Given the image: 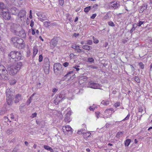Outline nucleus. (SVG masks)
Masks as SVG:
<instances>
[{
    "mask_svg": "<svg viewBox=\"0 0 152 152\" xmlns=\"http://www.w3.org/2000/svg\"><path fill=\"white\" fill-rule=\"evenodd\" d=\"M23 65L21 62H18L8 66L7 69L9 74L11 75H15L20 70Z\"/></svg>",
    "mask_w": 152,
    "mask_h": 152,
    "instance_id": "nucleus-1",
    "label": "nucleus"
},
{
    "mask_svg": "<svg viewBox=\"0 0 152 152\" xmlns=\"http://www.w3.org/2000/svg\"><path fill=\"white\" fill-rule=\"evenodd\" d=\"M11 41L14 44L15 47L19 49L23 48L25 46L23 40L18 37H14L11 39Z\"/></svg>",
    "mask_w": 152,
    "mask_h": 152,
    "instance_id": "nucleus-2",
    "label": "nucleus"
},
{
    "mask_svg": "<svg viewBox=\"0 0 152 152\" xmlns=\"http://www.w3.org/2000/svg\"><path fill=\"white\" fill-rule=\"evenodd\" d=\"M10 59H12L15 61L23 60V56H22L20 52L16 51L11 52L8 55Z\"/></svg>",
    "mask_w": 152,
    "mask_h": 152,
    "instance_id": "nucleus-3",
    "label": "nucleus"
},
{
    "mask_svg": "<svg viewBox=\"0 0 152 152\" xmlns=\"http://www.w3.org/2000/svg\"><path fill=\"white\" fill-rule=\"evenodd\" d=\"M54 72L56 75H61L63 73L64 68L62 65L58 63H55L53 66Z\"/></svg>",
    "mask_w": 152,
    "mask_h": 152,
    "instance_id": "nucleus-4",
    "label": "nucleus"
},
{
    "mask_svg": "<svg viewBox=\"0 0 152 152\" xmlns=\"http://www.w3.org/2000/svg\"><path fill=\"white\" fill-rule=\"evenodd\" d=\"M0 76L2 79H8V71L5 67L2 65H0Z\"/></svg>",
    "mask_w": 152,
    "mask_h": 152,
    "instance_id": "nucleus-5",
    "label": "nucleus"
},
{
    "mask_svg": "<svg viewBox=\"0 0 152 152\" xmlns=\"http://www.w3.org/2000/svg\"><path fill=\"white\" fill-rule=\"evenodd\" d=\"M6 92V99L7 104L9 105L12 104L13 98V93L12 92L10 89H7Z\"/></svg>",
    "mask_w": 152,
    "mask_h": 152,
    "instance_id": "nucleus-6",
    "label": "nucleus"
},
{
    "mask_svg": "<svg viewBox=\"0 0 152 152\" xmlns=\"http://www.w3.org/2000/svg\"><path fill=\"white\" fill-rule=\"evenodd\" d=\"M43 68L46 74H48L50 68V62L48 58H45L44 60Z\"/></svg>",
    "mask_w": 152,
    "mask_h": 152,
    "instance_id": "nucleus-7",
    "label": "nucleus"
},
{
    "mask_svg": "<svg viewBox=\"0 0 152 152\" xmlns=\"http://www.w3.org/2000/svg\"><path fill=\"white\" fill-rule=\"evenodd\" d=\"M9 12V10L8 9H4L2 10L1 15L4 19L8 20L10 18V15Z\"/></svg>",
    "mask_w": 152,
    "mask_h": 152,
    "instance_id": "nucleus-8",
    "label": "nucleus"
},
{
    "mask_svg": "<svg viewBox=\"0 0 152 152\" xmlns=\"http://www.w3.org/2000/svg\"><path fill=\"white\" fill-rule=\"evenodd\" d=\"M114 112L113 108L108 109L105 110L103 116L104 118H110L112 113Z\"/></svg>",
    "mask_w": 152,
    "mask_h": 152,
    "instance_id": "nucleus-9",
    "label": "nucleus"
},
{
    "mask_svg": "<svg viewBox=\"0 0 152 152\" xmlns=\"http://www.w3.org/2000/svg\"><path fill=\"white\" fill-rule=\"evenodd\" d=\"M65 113H66V114L65 115L64 121L67 123L69 122L71 120L70 118V115L71 114L70 109L69 108H68L65 111Z\"/></svg>",
    "mask_w": 152,
    "mask_h": 152,
    "instance_id": "nucleus-10",
    "label": "nucleus"
},
{
    "mask_svg": "<svg viewBox=\"0 0 152 152\" xmlns=\"http://www.w3.org/2000/svg\"><path fill=\"white\" fill-rule=\"evenodd\" d=\"M88 85L89 87L94 89H100L102 87L99 84L91 81L89 83Z\"/></svg>",
    "mask_w": 152,
    "mask_h": 152,
    "instance_id": "nucleus-11",
    "label": "nucleus"
},
{
    "mask_svg": "<svg viewBox=\"0 0 152 152\" xmlns=\"http://www.w3.org/2000/svg\"><path fill=\"white\" fill-rule=\"evenodd\" d=\"M62 129L64 133H66V132H70L72 133L73 131L72 129L71 126L69 125H66L65 126H63Z\"/></svg>",
    "mask_w": 152,
    "mask_h": 152,
    "instance_id": "nucleus-12",
    "label": "nucleus"
},
{
    "mask_svg": "<svg viewBox=\"0 0 152 152\" xmlns=\"http://www.w3.org/2000/svg\"><path fill=\"white\" fill-rule=\"evenodd\" d=\"M110 5L113 7L115 9H117L120 6V3L118 1H114L111 2Z\"/></svg>",
    "mask_w": 152,
    "mask_h": 152,
    "instance_id": "nucleus-13",
    "label": "nucleus"
},
{
    "mask_svg": "<svg viewBox=\"0 0 152 152\" xmlns=\"http://www.w3.org/2000/svg\"><path fill=\"white\" fill-rule=\"evenodd\" d=\"M57 42L54 39L51 40L50 42V47L51 49H53L56 45Z\"/></svg>",
    "mask_w": 152,
    "mask_h": 152,
    "instance_id": "nucleus-14",
    "label": "nucleus"
},
{
    "mask_svg": "<svg viewBox=\"0 0 152 152\" xmlns=\"http://www.w3.org/2000/svg\"><path fill=\"white\" fill-rule=\"evenodd\" d=\"M12 28L14 29V32L18 31L21 28V26L18 24H13L12 26Z\"/></svg>",
    "mask_w": 152,
    "mask_h": 152,
    "instance_id": "nucleus-15",
    "label": "nucleus"
},
{
    "mask_svg": "<svg viewBox=\"0 0 152 152\" xmlns=\"http://www.w3.org/2000/svg\"><path fill=\"white\" fill-rule=\"evenodd\" d=\"M26 12L24 10H20L18 14V16L20 18L26 17Z\"/></svg>",
    "mask_w": 152,
    "mask_h": 152,
    "instance_id": "nucleus-16",
    "label": "nucleus"
},
{
    "mask_svg": "<svg viewBox=\"0 0 152 152\" xmlns=\"http://www.w3.org/2000/svg\"><path fill=\"white\" fill-rule=\"evenodd\" d=\"M71 47L72 48L75 49V51L77 52L80 53L82 51V49L79 48L80 47L78 45H72Z\"/></svg>",
    "mask_w": 152,
    "mask_h": 152,
    "instance_id": "nucleus-17",
    "label": "nucleus"
},
{
    "mask_svg": "<svg viewBox=\"0 0 152 152\" xmlns=\"http://www.w3.org/2000/svg\"><path fill=\"white\" fill-rule=\"evenodd\" d=\"M55 98H56L54 100V102L56 105L58 104L60 101H62L58 95L56 96Z\"/></svg>",
    "mask_w": 152,
    "mask_h": 152,
    "instance_id": "nucleus-18",
    "label": "nucleus"
},
{
    "mask_svg": "<svg viewBox=\"0 0 152 152\" xmlns=\"http://www.w3.org/2000/svg\"><path fill=\"white\" fill-rule=\"evenodd\" d=\"M21 99V95L18 94H17L15 97V102L16 103H18Z\"/></svg>",
    "mask_w": 152,
    "mask_h": 152,
    "instance_id": "nucleus-19",
    "label": "nucleus"
},
{
    "mask_svg": "<svg viewBox=\"0 0 152 152\" xmlns=\"http://www.w3.org/2000/svg\"><path fill=\"white\" fill-rule=\"evenodd\" d=\"M58 95L59 97V98H60L62 100L65 99V93L64 92H61Z\"/></svg>",
    "mask_w": 152,
    "mask_h": 152,
    "instance_id": "nucleus-20",
    "label": "nucleus"
},
{
    "mask_svg": "<svg viewBox=\"0 0 152 152\" xmlns=\"http://www.w3.org/2000/svg\"><path fill=\"white\" fill-rule=\"evenodd\" d=\"M38 50L36 47H34L33 49V58H34L36 55L37 53Z\"/></svg>",
    "mask_w": 152,
    "mask_h": 152,
    "instance_id": "nucleus-21",
    "label": "nucleus"
},
{
    "mask_svg": "<svg viewBox=\"0 0 152 152\" xmlns=\"http://www.w3.org/2000/svg\"><path fill=\"white\" fill-rule=\"evenodd\" d=\"M44 148L46 150L50 151V152H53V150L52 148L48 146L44 145Z\"/></svg>",
    "mask_w": 152,
    "mask_h": 152,
    "instance_id": "nucleus-22",
    "label": "nucleus"
},
{
    "mask_svg": "<svg viewBox=\"0 0 152 152\" xmlns=\"http://www.w3.org/2000/svg\"><path fill=\"white\" fill-rule=\"evenodd\" d=\"M17 12L18 10L16 7H14L11 9V13L12 14H15Z\"/></svg>",
    "mask_w": 152,
    "mask_h": 152,
    "instance_id": "nucleus-23",
    "label": "nucleus"
},
{
    "mask_svg": "<svg viewBox=\"0 0 152 152\" xmlns=\"http://www.w3.org/2000/svg\"><path fill=\"white\" fill-rule=\"evenodd\" d=\"M131 140L130 139H127L124 142V144L125 146H128L130 143Z\"/></svg>",
    "mask_w": 152,
    "mask_h": 152,
    "instance_id": "nucleus-24",
    "label": "nucleus"
},
{
    "mask_svg": "<svg viewBox=\"0 0 152 152\" xmlns=\"http://www.w3.org/2000/svg\"><path fill=\"white\" fill-rule=\"evenodd\" d=\"M87 79V77L86 76H83L80 77L79 82L83 83V81H86Z\"/></svg>",
    "mask_w": 152,
    "mask_h": 152,
    "instance_id": "nucleus-25",
    "label": "nucleus"
},
{
    "mask_svg": "<svg viewBox=\"0 0 152 152\" xmlns=\"http://www.w3.org/2000/svg\"><path fill=\"white\" fill-rule=\"evenodd\" d=\"M86 130L83 129L78 130L77 132V134H84L85 133Z\"/></svg>",
    "mask_w": 152,
    "mask_h": 152,
    "instance_id": "nucleus-26",
    "label": "nucleus"
},
{
    "mask_svg": "<svg viewBox=\"0 0 152 152\" xmlns=\"http://www.w3.org/2000/svg\"><path fill=\"white\" fill-rule=\"evenodd\" d=\"M109 100H103L101 102V104L104 105H107L109 104Z\"/></svg>",
    "mask_w": 152,
    "mask_h": 152,
    "instance_id": "nucleus-27",
    "label": "nucleus"
},
{
    "mask_svg": "<svg viewBox=\"0 0 152 152\" xmlns=\"http://www.w3.org/2000/svg\"><path fill=\"white\" fill-rule=\"evenodd\" d=\"M141 10L140 11V12H142L144 10L147 8L145 4H143L142 6L140 7Z\"/></svg>",
    "mask_w": 152,
    "mask_h": 152,
    "instance_id": "nucleus-28",
    "label": "nucleus"
},
{
    "mask_svg": "<svg viewBox=\"0 0 152 152\" xmlns=\"http://www.w3.org/2000/svg\"><path fill=\"white\" fill-rule=\"evenodd\" d=\"M90 46H88L87 45H84L82 46V48H83L87 50H90Z\"/></svg>",
    "mask_w": 152,
    "mask_h": 152,
    "instance_id": "nucleus-29",
    "label": "nucleus"
},
{
    "mask_svg": "<svg viewBox=\"0 0 152 152\" xmlns=\"http://www.w3.org/2000/svg\"><path fill=\"white\" fill-rule=\"evenodd\" d=\"M73 70L69 71V72H68L67 73V74L65 75L64 76H65V77H67L70 76L71 75V74H73Z\"/></svg>",
    "mask_w": 152,
    "mask_h": 152,
    "instance_id": "nucleus-30",
    "label": "nucleus"
},
{
    "mask_svg": "<svg viewBox=\"0 0 152 152\" xmlns=\"http://www.w3.org/2000/svg\"><path fill=\"white\" fill-rule=\"evenodd\" d=\"M50 23L48 21H45L44 22V25L45 27H48L50 25Z\"/></svg>",
    "mask_w": 152,
    "mask_h": 152,
    "instance_id": "nucleus-31",
    "label": "nucleus"
},
{
    "mask_svg": "<svg viewBox=\"0 0 152 152\" xmlns=\"http://www.w3.org/2000/svg\"><path fill=\"white\" fill-rule=\"evenodd\" d=\"M110 18L109 16V14L108 13H107L105 16L104 17L103 19V20H105L108 19Z\"/></svg>",
    "mask_w": 152,
    "mask_h": 152,
    "instance_id": "nucleus-32",
    "label": "nucleus"
},
{
    "mask_svg": "<svg viewBox=\"0 0 152 152\" xmlns=\"http://www.w3.org/2000/svg\"><path fill=\"white\" fill-rule=\"evenodd\" d=\"M91 9V7L89 6L85 8L84 9V11L86 12H87L90 10Z\"/></svg>",
    "mask_w": 152,
    "mask_h": 152,
    "instance_id": "nucleus-33",
    "label": "nucleus"
},
{
    "mask_svg": "<svg viewBox=\"0 0 152 152\" xmlns=\"http://www.w3.org/2000/svg\"><path fill=\"white\" fill-rule=\"evenodd\" d=\"M16 82L15 80H10V84L11 85L15 84Z\"/></svg>",
    "mask_w": 152,
    "mask_h": 152,
    "instance_id": "nucleus-34",
    "label": "nucleus"
},
{
    "mask_svg": "<svg viewBox=\"0 0 152 152\" xmlns=\"http://www.w3.org/2000/svg\"><path fill=\"white\" fill-rule=\"evenodd\" d=\"M85 135H84V137L85 138H87L91 135V133L90 132H85Z\"/></svg>",
    "mask_w": 152,
    "mask_h": 152,
    "instance_id": "nucleus-35",
    "label": "nucleus"
},
{
    "mask_svg": "<svg viewBox=\"0 0 152 152\" xmlns=\"http://www.w3.org/2000/svg\"><path fill=\"white\" fill-rule=\"evenodd\" d=\"M123 134V132H119L116 134V136L118 138L121 137Z\"/></svg>",
    "mask_w": 152,
    "mask_h": 152,
    "instance_id": "nucleus-36",
    "label": "nucleus"
},
{
    "mask_svg": "<svg viewBox=\"0 0 152 152\" xmlns=\"http://www.w3.org/2000/svg\"><path fill=\"white\" fill-rule=\"evenodd\" d=\"M108 23L109 25L110 26L112 27H113L115 26V24L112 21H109L108 22Z\"/></svg>",
    "mask_w": 152,
    "mask_h": 152,
    "instance_id": "nucleus-37",
    "label": "nucleus"
},
{
    "mask_svg": "<svg viewBox=\"0 0 152 152\" xmlns=\"http://www.w3.org/2000/svg\"><path fill=\"white\" fill-rule=\"evenodd\" d=\"M94 61V59L91 57H90L88 59V61L89 62H93Z\"/></svg>",
    "mask_w": 152,
    "mask_h": 152,
    "instance_id": "nucleus-38",
    "label": "nucleus"
},
{
    "mask_svg": "<svg viewBox=\"0 0 152 152\" xmlns=\"http://www.w3.org/2000/svg\"><path fill=\"white\" fill-rule=\"evenodd\" d=\"M94 42L95 44H97L99 42V40L96 39L94 38V37H93Z\"/></svg>",
    "mask_w": 152,
    "mask_h": 152,
    "instance_id": "nucleus-39",
    "label": "nucleus"
},
{
    "mask_svg": "<svg viewBox=\"0 0 152 152\" xmlns=\"http://www.w3.org/2000/svg\"><path fill=\"white\" fill-rule=\"evenodd\" d=\"M86 44L88 45H91L92 44V41L91 40H88L87 41H86Z\"/></svg>",
    "mask_w": 152,
    "mask_h": 152,
    "instance_id": "nucleus-40",
    "label": "nucleus"
},
{
    "mask_svg": "<svg viewBox=\"0 0 152 152\" xmlns=\"http://www.w3.org/2000/svg\"><path fill=\"white\" fill-rule=\"evenodd\" d=\"M80 67V66H79L76 65L73 66V68L75 69L76 71H78L80 70V69L79 68Z\"/></svg>",
    "mask_w": 152,
    "mask_h": 152,
    "instance_id": "nucleus-41",
    "label": "nucleus"
},
{
    "mask_svg": "<svg viewBox=\"0 0 152 152\" xmlns=\"http://www.w3.org/2000/svg\"><path fill=\"white\" fill-rule=\"evenodd\" d=\"M144 23V21H139V23L137 24V26L139 27H140Z\"/></svg>",
    "mask_w": 152,
    "mask_h": 152,
    "instance_id": "nucleus-42",
    "label": "nucleus"
},
{
    "mask_svg": "<svg viewBox=\"0 0 152 152\" xmlns=\"http://www.w3.org/2000/svg\"><path fill=\"white\" fill-rule=\"evenodd\" d=\"M120 103L119 102H118L116 103L114 105V107L117 108V107H119L120 106Z\"/></svg>",
    "mask_w": 152,
    "mask_h": 152,
    "instance_id": "nucleus-43",
    "label": "nucleus"
},
{
    "mask_svg": "<svg viewBox=\"0 0 152 152\" xmlns=\"http://www.w3.org/2000/svg\"><path fill=\"white\" fill-rule=\"evenodd\" d=\"M43 57L42 55H39V62H41L42 61Z\"/></svg>",
    "mask_w": 152,
    "mask_h": 152,
    "instance_id": "nucleus-44",
    "label": "nucleus"
},
{
    "mask_svg": "<svg viewBox=\"0 0 152 152\" xmlns=\"http://www.w3.org/2000/svg\"><path fill=\"white\" fill-rule=\"evenodd\" d=\"M69 65V63L67 62H65L63 64V66H64L65 67H66L68 66Z\"/></svg>",
    "mask_w": 152,
    "mask_h": 152,
    "instance_id": "nucleus-45",
    "label": "nucleus"
},
{
    "mask_svg": "<svg viewBox=\"0 0 152 152\" xmlns=\"http://www.w3.org/2000/svg\"><path fill=\"white\" fill-rule=\"evenodd\" d=\"M134 80L136 82H137V83H139L140 82V79L138 77H136L134 78Z\"/></svg>",
    "mask_w": 152,
    "mask_h": 152,
    "instance_id": "nucleus-46",
    "label": "nucleus"
},
{
    "mask_svg": "<svg viewBox=\"0 0 152 152\" xmlns=\"http://www.w3.org/2000/svg\"><path fill=\"white\" fill-rule=\"evenodd\" d=\"M135 24H134L133 25V27L131 29V32H132L134 30H135V28L136 27V26H135Z\"/></svg>",
    "mask_w": 152,
    "mask_h": 152,
    "instance_id": "nucleus-47",
    "label": "nucleus"
},
{
    "mask_svg": "<svg viewBox=\"0 0 152 152\" xmlns=\"http://www.w3.org/2000/svg\"><path fill=\"white\" fill-rule=\"evenodd\" d=\"M59 4L61 5L62 6L64 4V0H59Z\"/></svg>",
    "mask_w": 152,
    "mask_h": 152,
    "instance_id": "nucleus-48",
    "label": "nucleus"
},
{
    "mask_svg": "<svg viewBox=\"0 0 152 152\" xmlns=\"http://www.w3.org/2000/svg\"><path fill=\"white\" fill-rule=\"evenodd\" d=\"M58 88H53L52 90V91L54 93V94H55L56 92H57V91H58Z\"/></svg>",
    "mask_w": 152,
    "mask_h": 152,
    "instance_id": "nucleus-49",
    "label": "nucleus"
},
{
    "mask_svg": "<svg viewBox=\"0 0 152 152\" xmlns=\"http://www.w3.org/2000/svg\"><path fill=\"white\" fill-rule=\"evenodd\" d=\"M34 25V21L33 20H31V21L30 26L31 27H33Z\"/></svg>",
    "mask_w": 152,
    "mask_h": 152,
    "instance_id": "nucleus-50",
    "label": "nucleus"
},
{
    "mask_svg": "<svg viewBox=\"0 0 152 152\" xmlns=\"http://www.w3.org/2000/svg\"><path fill=\"white\" fill-rule=\"evenodd\" d=\"M98 7V5L97 4H95L94 5L93 7L94 8L95 10L97 9Z\"/></svg>",
    "mask_w": 152,
    "mask_h": 152,
    "instance_id": "nucleus-51",
    "label": "nucleus"
},
{
    "mask_svg": "<svg viewBox=\"0 0 152 152\" xmlns=\"http://www.w3.org/2000/svg\"><path fill=\"white\" fill-rule=\"evenodd\" d=\"M139 66H140L141 69H143L144 68V65L142 63L140 62L139 64Z\"/></svg>",
    "mask_w": 152,
    "mask_h": 152,
    "instance_id": "nucleus-52",
    "label": "nucleus"
},
{
    "mask_svg": "<svg viewBox=\"0 0 152 152\" xmlns=\"http://www.w3.org/2000/svg\"><path fill=\"white\" fill-rule=\"evenodd\" d=\"M37 114L36 113H33L31 116V117L32 118H34L35 117H36L37 116Z\"/></svg>",
    "mask_w": 152,
    "mask_h": 152,
    "instance_id": "nucleus-53",
    "label": "nucleus"
},
{
    "mask_svg": "<svg viewBox=\"0 0 152 152\" xmlns=\"http://www.w3.org/2000/svg\"><path fill=\"white\" fill-rule=\"evenodd\" d=\"M96 16V14L95 13L93 14L92 16L91 17V18L92 19H94Z\"/></svg>",
    "mask_w": 152,
    "mask_h": 152,
    "instance_id": "nucleus-54",
    "label": "nucleus"
},
{
    "mask_svg": "<svg viewBox=\"0 0 152 152\" xmlns=\"http://www.w3.org/2000/svg\"><path fill=\"white\" fill-rule=\"evenodd\" d=\"M129 117H130V115L129 114H128L127 116H126V117L124 118V119L123 121H124L125 120H128V119H129Z\"/></svg>",
    "mask_w": 152,
    "mask_h": 152,
    "instance_id": "nucleus-55",
    "label": "nucleus"
},
{
    "mask_svg": "<svg viewBox=\"0 0 152 152\" xmlns=\"http://www.w3.org/2000/svg\"><path fill=\"white\" fill-rule=\"evenodd\" d=\"M89 67L93 69H97L98 68L97 66L92 65L89 66Z\"/></svg>",
    "mask_w": 152,
    "mask_h": 152,
    "instance_id": "nucleus-56",
    "label": "nucleus"
},
{
    "mask_svg": "<svg viewBox=\"0 0 152 152\" xmlns=\"http://www.w3.org/2000/svg\"><path fill=\"white\" fill-rule=\"evenodd\" d=\"M4 6V4L3 3L0 2V8L2 9L3 8V7Z\"/></svg>",
    "mask_w": 152,
    "mask_h": 152,
    "instance_id": "nucleus-57",
    "label": "nucleus"
},
{
    "mask_svg": "<svg viewBox=\"0 0 152 152\" xmlns=\"http://www.w3.org/2000/svg\"><path fill=\"white\" fill-rule=\"evenodd\" d=\"M75 56V55H74V54L72 53H71L70 54V58H73Z\"/></svg>",
    "mask_w": 152,
    "mask_h": 152,
    "instance_id": "nucleus-58",
    "label": "nucleus"
},
{
    "mask_svg": "<svg viewBox=\"0 0 152 152\" xmlns=\"http://www.w3.org/2000/svg\"><path fill=\"white\" fill-rule=\"evenodd\" d=\"M42 18H44V19H43V18H40V17H39V20L42 21H43L45 20V18L42 17Z\"/></svg>",
    "mask_w": 152,
    "mask_h": 152,
    "instance_id": "nucleus-59",
    "label": "nucleus"
},
{
    "mask_svg": "<svg viewBox=\"0 0 152 152\" xmlns=\"http://www.w3.org/2000/svg\"><path fill=\"white\" fill-rule=\"evenodd\" d=\"M100 114V112H99L96 113V116L97 118H99V116Z\"/></svg>",
    "mask_w": 152,
    "mask_h": 152,
    "instance_id": "nucleus-60",
    "label": "nucleus"
},
{
    "mask_svg": "<svg viewBox=\"0 0 152 152\" xmlns=\"http://www.w3.org/2000/svg\"><path fill=\"white\" fill-rule=\"evenodd\" d=\"M89 109L90 110H94V108L92 106H90L89 107Z\"/></svg>",
    "mask_w": 152,
    "mask_h": 152,
    "instance_id": "nucleus-61",
    "label": "nucleus"
},
{
    "mask_svg": "<svg viewBox=\"0 0 152 152\" xmlns=\"http://www.w3.org/2000/svg\"><path fill=\"white\" fill-rule=\"evenodd\" d=\"M10 115V118L11 119H13L14 118V115L12 114H11Z\"/></svg>",
    "mask_w": 152,
    "mask_h": 152,
    "instance_id": "nucleus-62",
    "label": "nucleus"
},
{
    "mask_svg": "<svg viewBox=\"0 0 152 152\" xmlns=\"http://www.w3.org/2000/svg\"><path fill=\"white\" fill-rule=\"evenodd\" d=\"M35 34V31L34 30L32 29V34L33 35Z\"/></svg>",
    "mask_w": 152,
    "mask_h": 152,
    "instance_id": "nucleus-63",
    "label": "nucleus"
},
{
    "mask_svg": "<svg viewBox=\"0 0 152 152\" xmlns=\"http://www.w3.org/2000/svg\"><path fill=\"white\" fill-rule=\"evenodd\" d=\"M18 149L16 148H14L12 152H17Z\"/></svg>",
    "mask_w": 152,
    "mask_h": 152,
    "instance_id": "nucleus-64",
    "label": "nucleus"
}]
</instances>
